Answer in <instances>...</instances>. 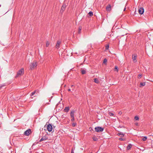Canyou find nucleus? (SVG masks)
<instances>
[{
  "label": "nucleus",
  "mask_w": 153,
  "mask_h": 153,
  "mask_svg": "<svg viewBox=\"0 0 153 153\" xmlns=\"http://www.w3.org/2000/svg\"><path fill=\"white\" fill-rule=\"evenodd\" d=\"M24 72V69L22 68L20 70H19L17 72V74L16 76V77H18L19 76L23 75Z\"/></svg>",
  "instance_id": "f257e3e1"
},
{
  "label": "nucleus",
  "mask_w": 153,
  "mask_h": 153,
  "mask_svg": "<svg viewBox=\"0 0 153 153\" xmlns=\"http://www.w3.org/2000/svg\"><path fill=\"white\" fill-rule=\"evenodd\" d=\"M47 128L49 132H51L53 129L52 125L51 124H49L47 126L45 125L44 127V129L45 130V128Z\"/></svg>",
  "instance_id": "f03ea898"
},
{
  "label": "nucleus",
  "mask_w": 153,
  "mask_h": 153,
  "mask_svg": "<svg viewBox=\"0 0 153 153\" xmlns=\"http://www.w3.org/2000/svg\"><path fill=\"white\" fill-rule=\"evenodd\" d=\"M95 131L96 132H102L104 130V128L100 126H97L95 128Z\"/></svg>",
  "instance_id": "7ed1b4c3"
},
{
  "label": "nucleus",
  "mask_w": 153,
  "mask_h": 153,
  "mask_svg": "<svg viewBox=\"0 0 153 153\" xmlns=\"http://www.w3.org/2000/svg\"><path fill=\"white\" fill-rule=\"evenodd\" d=\"M37 65L36 62L32 63L30 65V69L32 70L34 67H36L37 66Z\"/></svg>",
  "instance_id": "20e7f679"
},
{
  "label": "nucleus",
  "mask_w": 153,
  "mask_h": 153,
  "mask_svg": "<svg viewBox=\"0 0 153 153\" xmlns=\"http://www.w3.org/2000/svg\"><path fill=\"white\" fill-rule=\"evenodd\" d=\"M31 132V129H28L24 132V134L26 136H28L29 135Z\"/></svg>",
  "instance_id": "39448f33"
},
{
  "label": "nucleus",
  "mask_w": 153,
  "mask_h": 153,
  "mask_svg": "<svg viewBox=\"0 0 153 153\" xmlns=\"http://www.w3.org/2000/svg\"><path fill=\"white\" fill-rule=\"evenodd\" d=\"M139 13L142 15L143 14L144 12V9L143 7H140L138 10Z\"/></svg>",
  "instance_id": "423d86ee"
},
{
  "label": "nucleus",
  "mask_w": 153,
  "mask_h": 153,
  "mask_svg": "<svg viewBox=\"0 0 153 153\" xmlns=\"http://www.w3.org/2000/svg\"><path fill=\"white\" fill-rule=\"evenodd\" d=\"M106 10L107 11H110L111 10V5L110 4L108 5L106 7Z\"/></svg>",
  "instance_id": "0eeeda50"
},
{
  "label": "nucleus",
  "mask_w": 153,
  "mask_h": 153,
  "mask_svg": "<svg viewBox=\"0 0 153 153\" xmlns=\"http://www.w3.org/2000/svg\"><path fill=\"white\" fill-rule=\"evenodd\" d=\"M48 139V137L44 136L39 140L40 142H41L42 141Z\"/></svg>",
  "instance_id": "6e6552de"
},
{
  "label": "nucleus",
  "mask_w": 153,
  "mask_h": 153,
  "mask_svg": "<svg viewBox=\"0 0 153 153\" xmlns=\"http://www.w3.org/2000/svg\"><path fill=\"white\" fill-rule=\"evenodd\" d=\"M61 42L59 40H58L56 45V47L58 49L59 48V46L60 45Z\"/></svg>",
  "instance_id": "1a4fd4ad"
},
{
  "label": "nucleus",
  "mask_w": 153,
  "mask_h": 153,
  "mask_svg": "<svg viewBox=\"0 0 153 153\" xmlns=\"http://www.w3.org/2000/svg\"><path fill=\"white\" fill-rule=\"evenodd\" d=\"M117 135L120 137H123L124 136V134L123 133L120 132L118 133Z\"/></svg>",
  "instance_id": "9d476101"
},
{
  "label": "nucleus",
  "mask_w": 153,
  "mask_h": 153,
  "mask_svg": "<svg viewBox=\"0 0 153 153\" xmlns=\"http://www.w3.org/2000/svg\"><path fill=\"white\" fill-rule=\"evenodd\" d=\"M65 7L66 5L65 4H63L61 7V10H62V11H64L65 9Z\"/></svg>",
  "instance_id": "9b49d317"
},
{
  "label": "nucleus",
  "mask_w": 153,
  "mask_h": 153,
  "mask_svg": "<svg viewBox=\"0 0 153 153\" xmlns=\"http://www.w3.org/2000/svg\"><path fill=\"white\" fill-rule=\"evenodd\" d=\"M75 112L74 110H72L70 113V116L71 117H74V113Z\"/></svg>",
  "instance_id": "f8f14e48"
},
{
  "label": "nucleus",
  "mask_w": 153,
  "mask_h": 153,
  "mask_svg": "<svg viewBox=\"0 0 153 153\" xmlns=\"http://www.w3.org/2000/svg\"><path fill=\"white\" fill-rule=\"evenodd\" d=\"M69 109L70 108L69 107H66L65 108V109H64V111H65V112H68L69 110Z\"/></svg>",
  "instance_id": "ddd939ff"
},
{
  "label": "nucleus",
  "mask_w": 153,
  "mask_h": 153,
  "mask_svg": "<svg viewBox=\"0 0 153 153\" xmlns=\"http://www.w3.org/2000/svg\"><path fill=\"white\" fill-rule=\"evenodd\" d=\"M94 82L95 83H96L97 84H98L99 83V81L97 78H94Z\"/></svg>",
  "instance_id": "4468645a"
},
{
  "label": "nucleus",
  "mask_w": 153,
  "mask_h": 153,
  "mask_svg": "<svg viewBox=\"0 0 153 153\" xmlns=\"http://www.w3.org/2000/svg\"><path fill=\"white\" fill-rule=\"evenodd\" d=\"M132 145L131 144H129L127 146V150H129L131 148Z\"/></svg>",
  "instance_id": "2eb2a0df"
},
{
  "label": "nucleus",
  "mask_w": 153,
  "mask_h": 153,
  "mask_svg": "<svg viewBox=\"0 0 153 153\" xmlns=\"http://www.w3.org/2000/svg\"><path fill=\"white\" fill-rule=\"evenodd\" d=\"M137 56V55H132V59L134 61L136 60Z\"/></svg>",
  "instance_id": "dca6fc26"
},
{
  "label": "nucleus",
  "mask_w": 153,
  "mask_h": 153,
  "mask_svg": "<svg viewBox=\"0 0 153 153\" xmlns=\"http://www.w3.org/2000/svg\"><path fill=\"white\" fill-rule=\"evenodd\" d=\"M145 85V82H141L140 83V87L144 86Z\"/></svg>",
  "instance_id": "f3484780"
},
{
  "label": "nucleus",
  "mask_w": 153,
  "mask_h": 153,
  "mask_svg": "<svg viewBox=\"0 0 153 153\" xmlns=\"http://www.w3.org/2000/svg\"><path fill=\"white\" fill-rule=\"evenodd\" d=\"M90 16H93V12L91 11H90V12H89V13H88V14Z\"/></svg>",
  "instance_id": "a211bd4d"
},
{
  "label": "nucleus",
  "mask_w": 153,
  "mask_h": 153,
  "mask_svg": "<svg viewBox=\"0 0 153 153\" xmlns=\"http://www.w3.org/2000/svg\"><path fill=\"white\" fill-rule=\"evenodd\" d=\"M36 93V94H37L36 93V90L32 92L30 94L31 96H33Z\"/></svg>",
  "instance_id": "6ab92c4d"
},
{
  "label": "nucleus",
  "mask_w": 153,
  "mask_h": 153,
  "mask_svg": "<svg viewBox=\"0 0 153 153\" xmlns=\"http://www.w3.org/2000/svg\"><path fill=\"white\" fill-rule=\"evenodd\" d=\"M81 72L82 74H84L86 73V72L85 70H81Z\"/></svg>",
  "instance_id": "aec40b11"
},
{
  "label": "nucleus",
  "mask_w": 153,
  "mask_h": 153,
  "mask_svg": "<svg viewBox=\"0 0 153 153\" xmlns=\"http://www.w3.org/2000/svg\"><path fill=\"white\" fill-rule=\"evenodd\" d=\"M92 138L94 141H97L98 140V139L95 137H93Z\"/></svg>",
  "instance_id": "412c9836"
},
{
  "label": "nucleus",
  "mask_w": 153,
  "mask_h": 153,
  "mask_svg": "<svg viewBox=\"0 0 153 153\" xmlns=\"http://www.w3.org/2000/svg\"><path fill=\"white\" fill-rule=\"evenodd\" d=\"M114 71H118V67L117 66H115V68H114Z\"/></svg>",
  "instance_id": "4be33fe9"
},
{
  "label": "nucleus",
  "mask_w": 153,
  "mask_h": 153,
  "mask_svg": "<svg viewBox=\"0 0 153 153\" xmlns=\"http://www.w3.org/2000/svg\"><path fill=\"white\" fill-rule=\"evenodd\" d=\"M6 84L5 83H4L2 85H0V87H1V88H2L3 87L6 86Z\"/></svg>",
  "instance_id": "5701e85b"
},
{
  "label": "nucleus",
  "mask_w": 153,
  "mask_h": 153,
  "mask_svg": "<svg viewBox=\"0 0 153 153\" xmlns=\"http://www.w3.org/2000/svg\"><path fill=\"white\" fill-rule=\"evenodd\" d=\"M147 137L146 136L144 137L142 139V140L143 141H146L147 139Z\"/></svg>",
  "instance_id": "b1692460"
},
{
  "label": "nucleus",
  "mask_w": 153,
  "mask_h": 153,
  "mask_svg": "<svg viewBox=\"0 0 153 153\" xmlns=\"http://www.w3.org/2000/svg\"><path fill=\"white\" fill-rule=\"evenodd\" d=\"M76 125V123H74L72 124V126L73 127H75Z\"/></svg>",
  "instance_id": "393cba45"
},
{
  "label": "nucleus",
  "mask_w": 153,
  "mask_h": 153,
  "mask_svg": "<svg viewBox=\"0 0 153 153\" xmlns=\"http://www.w3.org/2000/svg\"><path fill=\"white\" fill-rule=\"evenodd\" d=\"M107 60L106 58L104 59L103 61V63L105 64L107 62Z\"/></svg>",
  "instance_id": "a878e982"
},
{
  "label": "nucleus",
  "mask_w": 153,
  "mask_h": 153,
  "mask_svg": "<svg viewBox=\"0 0 153 153\" xmlns=\"http://www.w3.org/2000/svg\"><path fill=\"white\" fill-rule=\"evenodd\" d=\"M134 119L136 120H137L139 119V118L138 116H135L134 117Z\"/></svg>",
  "instance_id": "bb28decb"
},
{
  "label": "nucleus",
  "mask_w": 153,
  "mask_h": 153,
  "mask_svg": "<svg viewBox=\"0 0 153 153\" xmlns=\"http://www.w3.org/2000/svg\"><path fill=\"white\" fill-rule=\"evenodd\" d=\"M109 114L110 116H112L114 115V114L111 112H109Z\"/></svg>",
  "instance_id": "cd10ccee"
},
{
  "label": "nucleus",
  "mask_w": 153,
  "mask_h": 153,
  "mask_svg": "<svg viewBox=\"0 0 153 153\" xmlns=\"http://www.w3.org/2000/svg\"><path fill=\"white\" fill-rule=\"evenodd\" d=\"M49 45V43L48 42V41H47L46 43V47H48Z\"/></svg>",
  "instance_id": "c85d7f7f"
},
{
  "label": "nucleus",
  "mask_w": 153,
  "mask_h": 153,
  "mask_svg": "<svg viewBox=\"0 0 153 153\" xmlns=\"http://www.w3.org/2000/svg\"><path fill=\"white\" fill-rule=\"evenodd\" d=\"M119 140H121V141H124L125 140V139H123V138H122V137L120 138L119 139Z\"/></svg>",
  "instance_id": "c756f323"
},
{
  "label": "nucleus",
  "mask_w": 153,
  "mask_h": 153,
  "mask_svg": "<svg viewBox=\"0 0 153 153\" xmlns=\"http://www.w3.org/2000/svg\"><path fill=\"white\" fill-rule=\"evenodd\" d=\"M142 76V75L141 74H139L138 76V78H140Z\"/></svg>",
  "instance_id": "7c9ffc66"
},
{
  "label": "nucleus",
  "mask_w": 153,
  "mask_h": 153,
  "mask_svg": "<svg viewBox=\"0 0 153 153\" xmlns=\"http://www.w3.org/2000/svg\"><path fill=\"white\" fill-rule=\"evenodd\" d=\"M72 118V119H71V120L72 121H73L74 120V117H71Z\"/></svg>",
  "instance_id": "2f4dec72"
},
{
  "label": "nucleus",
  "mask_w": 153,
  "mask_h": 153,
  "mask_svg": "<svg viewBox=\"0 0 153 153\" xmlns=\"http://www.w3.org/2000/svg\"><path fill=\"white\" fill-rule=\"evenodd\" d=\"M81 28H79V32H78V33H81Z\"/></svg>",
  "instance_id": "473e14b6"
},
{
  "label": "nucleus",
  "mask_w": 153,
  "mask_h": 153,
  "mask_svg": "<svg viewBox=\"0 0 153 153\" xmlns=\"http://www.w3.org/2000/svg\"><path fill=\"white\" fill-rule=\"evenodd\" d=\"M109 48V45H107V46H106V49H108V48Z\"/></svg>",
  "instance_id": "72a5a7b5"
},
{
  "label": "nucleus",
  "mask_w": 153,
  "mask_h": 153,
  "mask_svg": "<svg viewBox=\"0 0 153 153\" xmlns=\"http://www.w3.org/2000/svg\"><path fill=\"white\" fill-rule=\"evenodd\" d=\"M71 153H74L73 149L71 150Z\"/></svg>",
  "instance_id": "f704fd0d"
},
{
  "label": "nucleus",
  "mask_w": 153,
  "mask_h": 153,
  "mask_svg": "<svg viewBox=\"0 0 153 153\" xmlns=\"http://www.w3.org/2000/svg\"><path fill=\"white\" fill-rule=\"evenodd\" d=\"M122 114V112L121 111H120L119 112V114Z\"/></svg>",
  "instance_id": "c9c22d12"
},
{
  "label": "nucleus",
  "mask_w": 153,
  "mask_h": 153,
  "mask_svg": "<svg viewBox=\"0 0 153 153\" xmlns=\"http://www.w3.org/2000/svg\"><path fill=\"white\" fill-rule=\"evenodd\" d=\"M68 91H71V89H70V88L68 89Z\"/></svg>",
  "instance_id": "e433bc0d"
},
{
  "label": "nucleus",
  "mask_w": 153,
  "mask_h": 153,
  "mask_svg": "<svg viewBox=\"0 0 153 153\" xmlns=\"http://www.w3.org/2000/svg\"><path fill=\"white\" fill-rule=\"evenodd\" d=\"M126 10V7H125V8H124L123 11H125Z\"/></svg>",
  "instance_id": "4c0bfd02"
},
{
  "label": "nucleus",
  "mask_w": 153,
  "mask_h": 153,
  "mask_svg": "<svg viewBox=\"0 0 153 153\" xmlns=\"http://www.w3.org/2000/svg\"><path fill=\"white\" fill-rule=\"evenodd\" d=\"M73 86V85H71V86H72H72Z\"/></svg>",
  "instance_id": "58836bf2"
},
{
  "label": "nucleus",
  "mask_w": 153,
  "mask_h": 153,
  "mask_svg": "<svg viewBox=\"0 0 153 153\" xmlns=\"http://www.w3.org/2000/svg\"><path fill=\"white\" fill-rule=\"evenodd\" d=\"M1 6V5H0V7Z\"/></svg>",
  "instance_id": "ea45409f"
},
{
  "label": "nucleus",
  "mask_w": 153,
  "mask_h": 153,
  "mask_svg": "<svg viewBox=\"0 0 153 153\" xmlns=\"http://www.w3.org/2000/svg\"><path fill=\"white\" fill-rule=\"evenodd\" d=\"M91 153H92V152H91Z\"/></svg>",
  "instance_id": "a19ab883"
}]
</instances>
